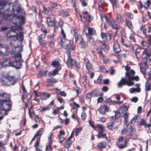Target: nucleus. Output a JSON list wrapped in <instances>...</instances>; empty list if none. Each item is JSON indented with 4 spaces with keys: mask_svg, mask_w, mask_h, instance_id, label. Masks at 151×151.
Segmentation results:
<instances>
[{
    "mask_svg": "<svg viewBox=\"0 0 151 151\" xmlns=\"http://www.w3.org/2000/svg\"><path fill=\"white\" fill-rule=\"evenodd\" d=\"M47 82L49 83H55L57 82L55 78L48 79L47 80Z\"/></svg>",
    "mask_w": 151,
    "mask_h": 151,
    "instance_id": "obj_57",
    "label": "nucleus"
},
{
    "mask_svg": "<svg viewBox=\"0 0 151 151\" xmlns=\"http://www.w3.org/2000/svg\"><path fill=\"white\" fill-rule=\"evenodd\" d=\"M110 111L109 107L106 105H104L100 106L99 109V113L103 115H104L105 113V111L109 112Z\"/></svg>",
    "mask_w": 151,
    "mask_h": 151,
    "instance_id": "obj_15",
    "label": "nucleus"
},
{
    "mask_svg": "<svg viewBox=\"0 0 151 151\" xmlns=\"http://www.w3.org/2000/svg\"><path fill=\"white\" fill-rule=\"evenodd\" d=\"M51 144L52 142H50L49 145L46 146L45 149L46 151H52V148L51 146Z\"/></svg>",
    "mask_w": 151,
    "mask_h": 151,
    "instance_id": "obj_43",
    "label": "nucleus"
},
{
    "mask_svg": "<svg viewBox=\"0 0 151 151\" xmlns=\"http://www.w3.org/2000/svg\"><path fill=\"white\" fill-rule=\"evenodd\" d=\"M147 57H149V59L151 60V52L148 49H145L143 52L142 57L143 58L146 59Z\"/></svg>",
    "mask_w": 151,
    "mask_h": 151,
    "instance_id": "obj_17",
    "label": "nucleus"
},
{
    "mask_svg": "<svg viewBox=\"0 0 151 151\" xmlns=\"http://www.w3.org/2000/svg\"><path fill=\"white\" fill-rule=\"evenodd\" d=\"M126 39L124 36H121V42L122 45L124 46L127 47V45L124 43V40Z\"/></svg>",
    "mask_w": 151,
    "mask_h": 151,
    "instance_id": "obj_45",
    "label": "nucleus"
},
{
    "mask_svg": "<svg viewBox=\"0 0 151 151\" xmlns=\"http://www.w3.org/2000/svg\"><path fill=\"white\" fill-rule=\"evenodd\" d=\"M135 73V72L133 70H132L131 72L127 73V74L128 76L127 78H128L129 80V81L127 83V86H130L134 85V83L133 82L134 80H135L136 81L139 80V78L138 76H136L134 77Z\"/></svg>",
    "mask_w": 151,
    "mask_h": 151,
    "instance_id": "obj_7",
    "label": "nucleus"
},
{
    "mask_svg": "<svg viewBox=\"0 0 151 151\" xmlns=\"http://www.w3.org/2000/svg\"><path fill=\"white\" fill-rule=\"evenodd\" d=\"M140 29L141 31H142L143 34L146 36V37H147V34L146 33L145 31L146 30V29L145 27L144 26H141Z\"/></svg>",
    "mask_w": 151,
    "mask_h": 151,
    "instance_id": "obj_47",
    "label": "nucleus"
},
{
    "mask_svg": "<svg viewBox=\"0 0 151 151\" xmlns=\"http://www.w3.org/2000/svg\"><path fill=\"white\" fill-rule=\"evenodd\" d=\"M60 16L63 17H66L69 15L68 12L66 11L62 10L60 12Z\"/></svg>",
    "mask_w": 151,
    "mask_h": 151,
    "instance_id": "obj_29",
    "label": "nucleus"
},
{
    "mask_svg": "<svg viewBox=\"0 0 151 151\" xmlns=\"http://www.w3.org/2000/svg\"><path fill=\"white\" fill-rule=\"evenodd\" d=\"M126 24L127 26L130 29H132L133 28L132 22L129 20L126 19Z\"/></svg>",
    "mask_w": 151,
    "mask_h": 151,
    "instance_id": "obj_32",
    "label": "nucleus"
},
{
    "mask_svg": "<svg viewBox=\"0 0 151 151\" xmlns=\"http://www.w3.org/2000/svg\"><path fill=\"white\" fill-rule=\"evenodd\" d=\"M129 81L128 79L126 77V78H122L120 81L118 82L117 83V86L119 88H121L122 86L124 85H127V83Z\"/></svg>",
    "mask_w": 151,
    "mask_h": 151,
    "instance_id": "obj_16",
    "label": "nucleus"
},
{
    "mask_svg": "<svg viewBox=\"0 0 151 151\" xmlns=\"http://www.w3.org/2000/svg\"><path fill=\"white\" fill-rule=\"evenodd\" d=\"M12 9L14 15L19 14L21 10L20 5L18 3H15Z\"/></svg>",
    "mask_w": 151,
    "mask_h": 151,
    "instance_id": "obj_12",
    "label": "nucleus"
},
{
    "mask_svg": "<svg viewBox=\"0 0 151 151\" xmlns=\"http://www.w3.org/2000/svg\"><path fill=\"white\" fill-rule=\"evenodd\" d=\"M104 17L106 20V22L108 23L109 25L114 29H119V27L116 24L115 21L114 19H111L108 20L107 17L106 16H105Z\"/></svg>",
    "mask_w": 151,
    "mask_h": 151,
    "instance_id": "obj_11",
    "label": "nucleus"
},
{
    "mask_svg": "<svg viewBox=\"0 0 151 151\" xmlns=\"http://www.w3.org/2000/svg\"><path fill=\"white\" fill-rule=\"evenodd\" d=\"M50 109V108L48 106L46 107H42L41 109L42 111H46L49 110Z\"/></svg>",
    "mask_w": 151,
    "mask_h": 151,
    "instance_id": "obj_63",
    "label": "nucleus"
},
{
    "mask_svg": "<svg viewBox=\"0 0 151 151\" xmlns=\"http://www.w3.org/2000/svg\"><path fill=\"white\" fill-rule=\"evenodd\" d=\"M75 36V40L77 43L83 39L81 35L77 34Z\"/></svg>",
    "mask_w": 151,
    "mask_h": 151,
    "instance_id": "obj_36",
    "label": "nucleus"
},
{
    "mask_svg": "<svg viewBox=\"0 0 151 151\" xmlns=\"http://www.w3.org/2000/svg\"><path fill=\"white\" fill-rule=\"evenodd\" d=\"M20 29L17 28L16 26H12L11 29L6 34V36L10 38H15V37L17 35V31H19Z\"/></svg>",
    "mask_w": 151,
    "mask_h": 151,
    "instance_id": "obj_8",
    "label": "nucleus"
},
{
    "mask_svg": "<svg viewBox=\"0 0 151 151\" xmlns=\"http://www.w3.org/2000/svg\"><path fill=\"white\" fill-rule=\"evenodd\" d=\"M87 40L88 41L90 42L91 44H94V41L93 39L91 36H88L87 37Z\"/></svg>",
    "mask_w": 151,
    "mask_h": 151,
    "instance_id": "obj_49",
    "label": "nucleus"
},
{
    "mask_svg": "<svg viewBox=\"0 0 151 151\" xmlns=\"http://www.w3.org/2000/svg\"><path fill=\"white\" fill-rule=\"evenodd\" d=\"M60 43L61 48L70 51L74 50L76 49V46L73 45L72 42L68 40L64 41L61 37L60 38Z\"/></svg>",
    "mask_w": 151,
    "mask_h": 151,
    "instance_id": "obj_4",
    "label": "nucleus"
},
{
    "mask_svg": "<svg viewBox=\"0 0 151 151\" xmlns=\"http://www.w3.org/2000/svg\"><path fill=\"white\" fill-rule=\"evenodd\" d=\"M116 19L117 22L119 23H122L124 21V20L120 15H117L116 17Z\"/></svg>",
    "mask_w": 151,
    "mask_h": 151,
    "instance_id": "obj_35",
    "label": "nucleus"
},
{
    "mask_svg": "<svg viewBox=\"0 0 151 151\" xmlns=\"http://www.w3.org/2000/svg\"><path fill=\"white\" fill-rule=\"evenodd\" d=\"M82 130V128H77V129L75 130V132L76 134V136L78 135L79 133Z\"/></svg>",
    "mask_w": 151,
    "mask_h": 151,
    "instance_id": "obj_52",
    "label": "nucleus"
},
{
    "mask_svg": "<svg viewBox=\"0 0 151 151\" xmlns=\"http://www.w3.org/2000/svg\"><path fill=\"white\" fill-rule=\"evenodd\" d=\"M150 0H148L146 1V2L145 3V5L144 6V7L147 9L150 6Z\"/></svg>",
    "mask_w": 151,
    "mask_h": 151,
    "instance_id": "obj_55",
    "label": "nucleus"
},
{
    "mask_svg": "<svg viewBox=\"0 0 151 151\" xmlns=\"http://www.w3.org/2000/svg\"><path fill=\"white\" fill-rule=\"evenodd\" d=\"M43 130L44 129L43 128H41L35 134V137L40 136V137L41 135L43 133Z\"/></svg>",
    "mask_w": 151,
    "mask_h": 151,
    "instance_id": "obj_28",
    "label": "nucleus"
},
{
    "mask_svg": "<svg viewBox=\"0 0 151 151\" xmlns=\"http://www.w3.org/2000/svg\"><path fill=\"white\" fill-rule=\"evenodd\" d=\"M23 34L21 32H20L19 34H18L17 33V35H16L15 38L16 40H20L22 42L23 40Z\"/></svg>",
    "mask_w": 151,
    "mask_h": 151,
    "instance_id": "obj_30",
    "label": "nucleus"
},
{
    "mask_svg": "<svg viewBox=\"0 0 151 151\" xmlns=\"http://www.w3.org/2000/svg\"><path fill=\"white\" fill-rule=\"evenodd\" d=\"M96 33V31L94 28L89 27L88 28V33H85V35L87 36H88V35L90 36L95 35Z\"/></svg>",
    "mask_w": 151,
    "mask_h": 151,
    "instance_id": "obj_23",
    "label": "nucleus"
},
{
    "mask_svg": "<svg viewBox=\"0 0 151 151\" xmlns=\"http://www.w3.org/2000/svg\"><path fill=\"white\" fill-rule=\"evenodd\" d=\"M7 95L6 93L0 94V103L2 104L3 106L4 109L9 108V111L12 106V104L8 102L9 99L7 98Z\"/></svg>",
    "mask_w": 151,
    "mask_h": 151,
    "instance_id": "obj_5",
    "label": "nucleus"
},
{
    "mask_svg": "<svg viewBox=\"0 0 151 151\" xmlns=\"http://www.w3.org/2000/svg\"><path fill=\"white\" fill-rule=\"evenodd\" d=\"M9 109V108L8 109H4L3 106L2 104L0 103V114L2 113L3 111L5 113H6V111H8Z\"/></svg>",
    "mask_w": 151,
    "mask_h": 151,
    "instance_id": "obj_40",
    "label": "nucleus"
},
{
    "mask_svg": "<svg viewBox=\"0 0 151 151\" xmlns=\"http://www.w3.org/2000/svg\"><path fill=\"white\" fill-rule=\"evenodd\" d=\"M101 36L102 40H106L107 39V36L106 34L104 33H101Z\"/></svg>",
    "mask_w": 151,
    "mask_h": 151,
    "instance_id": "obj_46",
    "label": "nucleus"
},
{
    "mask_svg": "<svg viewBox=\"0 0 151 151\" xmlns=\"http://www.w3.org/2000/svg\"><path fill=\"white\" fill-rule=\"evenodd\" d=\"M20 61H17L15 60V61L14 62L11 61L10 60H9L8 61V64H5L7 66H10L13 67H15L17 68H19L20 66H21V63L18 62Z\"/></svg>",
    "mask_w": 151,
    "mask_h": 151,
    "instance_id": "obj_13",
    "label": "nucleus"
},
{
    "mask_svg": "<svg viewBox=\"0 0 151 151\" xmlns=\"http://www.w3.org/2000/svg\"><path fill=\"white\" fill-rule=\"evenodd\" d=\"M106 145V143L105 142L102 141L100 142L97 145V147L100 149H102L104 148Z\"/></svg>",
    "mask_w": 151,
    "mask_h": 151,
    "instance_id": "obj_31",
    "label": "nucleus"
},
{
    "mask_svg": "<svg viewBox=\"0 0 151 151\" xmlns=\"http://www.w3.org/2000/svg\"><path fill=\"white\" fill-rule=\"evenodd\" d=\"M113 49L114 52L116 53H118L121 51L119 45L116 41L114 42L113 46Z\"/></svg>",
    "mask_w": 151,
    "mask_h": 151,
    "instance_id": "obj_18",
    "label": "nucleus"
},
{
    "mask_svg": "<svg viewBox=\"0 0 151 151\" xmlns=\"http://www.w3.org/2000/svg\"><path fill=\"white\" fill-rule=\"evenodd\" d=\"M95 128H98L100 131L99 132H104V126L100 124H97V126Z\"/></svg>",
    "mask_w": 151,
    "mask_h": 151,
    "instance_id": "obj_41",
    "label": "nucleus"
},
{
    "mask_svg": "<svg viewBox=\"0 0 151 151\" xmlns=\"http://www.w3.org/2000/svg\"><path fill=\"white\" fill-rule=\"evenodd\" d=\"M125 142V141L124 140L123 137H120L118 139V141L117 142V145H120V143L121 142Z\"/></svg>",
    "mask_w": 151,
    "mask_h": 151,
    "instance_id": "obj_50",
    "label": "nucleus"
},
{
    "mask_svg": "<svg viewBox=\"0 0 151 151\" xmlns=\"http://www.w3.org/2000/svg\"><path fill=\"white\" fill-rule=\"evenodd\" d=\"M8 4L7 0H0V5L3 7L5 6Z\"/></svg>",
    "mask_w": 151,
    "mask_h": 151,
    "instance_id": "obj_39",
    "label": "nucleus"
},
{
    "mask_svg": "<svg viewBox=\"0 0 151 151\" xmlns=\"http://www.w3.org/2000/svg\"><path fill=\"white\" fill-rule=\"evenodd\" d=\"M47 72L48 71L47 70L41 71L39 72L38 75L41 76H46Z\"/></svg>",
    "mask_w": 151,
    "mask_h": 151,
    "instance_id": "obj_44",
    "label": "nucleus"
},
{
    "mask_svg": "<svg viewBox=\"0 0 151 151\" xmlns=\"http://www.w3.org/2000/svg\"><path fill=\"white\" fill-rule=\"evenodd\" d=\"M22 47H13L11 51V54L12 56L14 58L15 60L17 61H20L22 62V55L21 53L22 51Z\"/></svg>",
    "mask_w": 151,
    "mask_h": 151,
    "instance_id": "obj_2",
    "label": "nucleus"
},
{
    "mask_svg": "<svg viewBox=\"0 0 151 151\" xmlns=\"http://www.w3.org/2000/svg\"><path fill=\"white\" fill-rule=\"evenodd\" d=\"M51 65L54 67H56V68H60L61 69V67L59 62L57 61H54L52 62Z\"/></svg>",
    "mask_w": 151,
    "mask_h": 151,
    "instance_id": "obj_25",
    "label": "nucleus"
},
{
    "mask_svg": "<svg viewBox=\"0 0 151 151\" xmlns=\"http://www.w3.org/2000/svg\"><path fill=\"white\" fill-rule=\"evenodd\" d=\"M120 113L119 112H116L115 113V116H112L111 118L113 119H116L120 116Z\"/></svg>",
    "mask_w": 151,
    "mask_h": 151,
    "instance_id": "obj_61",
    "label": "nucleus"
},
{
    "mask_svg": "<svg viewBox=\"0 0 151 151\" xmlns=\"http://www.w3.org/2000/svg\"><path fill=\"white\" fill-rule=\"evenodd\" d=\"M49 5L53 9H57V4L55 2L50 1L49 3Z\"/></svg>",
    "mask_w": 151,
    "mask_h": 151,
    "instance_id": "obj_33",
    "label": "nucleus"
},
{
    "mask_svg": "<svg viewBox=\"0 0 151 151\" xmlns=\"http://www.w3.org/2000/svg\"><path fill=\"white\" fill-rule=\"evenodd\" d=\"M116 99L118 100L117 101H115L114 102H116L117 104H120L122 103V101H121L119 100L120 99V97L118 96H116Z\"/></svg>",
    "mask_w": 151,
    "mask_h": 151,
    "instance_id": "obj_58",
    "label": "nucleus"
},
{
    "mask_svg": "<svg viewBox=\"0 0 151 151\" xmlns=\"http://www.w3.org/2000/svg\"><path fill=\"white\" fill-rule=\"evenodd\" d=\"M40 137H39L37 139V141L35 142L34 145V146L35 147L39 146L40 142Z\"/></svg>",
    "mask_w": 151,
    "mask_h": 151,
    "instance_id": "obj_60",
    "label": "nucleus"
},
{
    "mask_svg": "<svg viewBox=\"0 0 151 151\" xmlns=\"http://www.w3.org/2000/svg\"><path fill=\"white\" fill-rule=\"evenodd\" d=\"M123 117L124 118V128L121 131L122 134H124L126 133L127 134L126 136V139L127 140L132 138L134 139L137 138V137H133L132 133L134 131L131 125L127 124L128 122V115L127 113H125Z\"/></svg>",
    "mask_w": 151,
    "mask_h": 151,
    "instance_id": "obj_1",
    "label": "nucleus"
},
{
    "mask_svg": "<svg viewBox=\"0 0 151 151\" xmlns=\"http://www.w3.org/2000/svg\"><path fill=\"white\" fill-rule=\"evenodd\" d=\"M77 44H78L79 47L82 49L85 48L87 46V43L83 39L80 42H78Z\"/></svg>",
    "mask_w": 151,
    "mask_h": 151,
    "instance_id": "obj_21",
    "label": "nucleus"
},
{
    "mask_svg": "<svg viewBox=\"0 0 151 151\" xmlns=\"http://www.w3.org/2000/svg\"><path fill=\"white\" fill-rule=\"evenodd\" d=\"M8 60H7V59L6 58L4 59L1 62V64L2 65L6 66V65H5V64H8Z\"/></svg>",
    "mask_w": 151,
    "mask_h": 151,
    "instance_id": "obj_53",
    "label": "nucleus"
},
{
    "mask_svg": "<svg viewBox=\"0 0 151 151\" xmlns=\"http://www.w3.org/2000/svg\"><path fill=\"white\" fill-rule=\"evenodd\" d=\"M10 51L9 47L0 44V54L1 55H8Z\"/></svg>",
    "mask_w": 151,
    "mask_h": 151,
    "instance_id": "obj_10",
    "label": "nucleus"
},
{
    "mask_svg": "<svg viewBox=\"0 0 151 151\" xmlns=\"http://www.w3.org/2000/svg\"><path fill=\"white\" fill-rule=\"evenodd\" d=\"M151 89V85L149 82H147L145 84L146 91H149Z\"/></svg>",
    "mask_w": 151,
    "mask_h": 151,
    "instance_id": "obj_34",
    "label": "nucleus"
},
{
    "mask_svg": "<svg viewBox=\"0 0 151 151\" xmlns=\"http://www.w3.org/2000/svg\"><path fill=\"white\" fill-rule=\"evenodd\" d=\"M104 3V2L103 1H100L98 3V5L99 7L100 8H102L103 7V4Z\"/></svg>",
    "mask_w": 151,
    "mask_h": 151,
    "instance_id": "obj_64",
    "label": "nucleus"
},
{
    "mask_svg": "<svg viewBox=\"0 0 151 151\" xmlns=\"http://www.w3.org/2000/svg\"><path fill=\"white\" fill-rule=\"evenodd\" d=\"M114 122L111 121L106 124L107 127L109 129L113 130L114 128Z\"/></svg>",
    "mask_w": 151,
    "mask_h": 151,
    "instance_id": "obj_26",
    "label": "nucleus"
},
{
    "mask_svg": "<svg viewBox=\"0 0 151 151\" xmlns=\"http://www.w3.org/2000/svg\"><path fill=\"white\" fill-rule=\"evenodd\" d=\"M47 23L49 26L52 27L54 26L56 24L57 22L55 20H51V19L49 17H47L46 19Z\"/></svg>",
    "mask_w": 151,
    "mask_h": 151,
    "instance_id": "obj_22",
    "label": "nucleus"
},
{
    "mask_svg": "<svg viewBox=\"0 0 151 151\" xmlns=\"http://www.w3.org/2000/svg\"><path fill=\"white\" fill-rule=\"evenodd\" d=\"M102 45V49L105 52L108 51V50L109 49V47L108 45H107L105 42H102L101 41L100 42Z\"/></svg>",
    "mask_w": 151,
    "mask_h": 151,
    "instance_id": "obj_27",
    "label": "nucleus"
},
{
    "mask_svg": "<svg viewBox=\"0 0 151 151\" xmlns=\"http://www.w3.org/2000/svg\"><path fill=\"white\" fill-rule=\"evenodd\" d=\"M74 89L76 91L77 94L78 95L80 92L79 91L80 90V88L79 87H78L77 85H76V86L74 87Z\"/></svg>",
    "mask_w": 151,
    "mask_h": 151,
    "instance_id": "obj_59",
    "label": "nucleus"
},
{
    "mask_svg": "<svg viewBox=\"0 0 151 151\" xmlns=\"http://www.w3.org/2000/svg\"><path fill=\"white\" fill-rule=\"evenodd\" d=\"M15 78L12 76H9L5 79V83L8 86L13 85L15 83Z\"/></svg>",
    "mask_w": 151,
    "mask_h": 151,
    "instance_id": "obj_14",
    "label": "nucleus"
},
{
    "mask_svg": "<svg viewBox=\"0 0 151 151\" xmlns=\"http://www.w3.org/2000/svg\"><path fill=\"white\" fill-rule=\"evenodd\" d=\"M97 138H102L105 139V140L109 141V139H108L105 133H104V132H99L98 134L97 135Z\"/></svg>",
    "mask_w": 151,
    "mask_h": 151,
    "instance_id": "obj_20",
    "label": "nucleus"
},
{
    "mask_svg": "<svg viewBox=\"0 0 151 151\" xmlns=\"http://www.w3.org/2000/svg\"><path fill=\"white\" fill-rule=\"evenodd\" d=\"M125 69L126 70L127 72L126 73L125 76L127 78V73L131 72V71L132 70H130V68L129 66H127L125 67Z\"/></svg>",
    "mask_w": 151,
    "mask_h": 151,
    "instance_id": "obj_51",
    "label": "nucleus"
},
{
    "mask_svg": "<svg viewBox=\"0 0 151 151\" xmlns=\"http://www.w3.org/2000/svg\"><path fill=\"white\" fill-rule=\"evenodd\" d=\"M120 145H117L118 147L120 148H123L126 146V141L125 140V142L120 143Z\"/></svg>",
    "mask_w": 151,
    "mask_h": 151,
    "instance_id": "obj_38",
    "label": "nucleus"
},
{
    "mask_svg": "<svg viewBox=\"0 0 151 151\" xmlns=\"http://www.w3.org/2000/svg\"><path fill=\"white\" fill-rule=\"evenodd\" d=\"M71 34L73 35L74 36L76 35L77 34H76V32L75 31V28L74 27H73L71 30Z\"/></svg>",
    "mask_w": 151,
    "mask_h": 151,
    "instance_id": "obj_62",
    "label": "nucleus"
},
{
    "mask_svg": "<svg viewBox=\"0 0 151 151\" xmlns=\"http://www.w3.org/2000/svg\"><path fill=\"white\" fill-rule=\"evenodd\" d=\"M0 149L2 151H5V148L4 147V144L2 142H0Z\"/></svg>",
    "mask_w": 151,
    "mask_h": 151,
    "instance_id": "obj_54",
    "label": "nucleus"
},
{
    "mask_svg": "<svg viewBox=\"0 0 151 151\" xmlns=\"http://www.w3.org/2000/svg\"><path fill=\"white\" fill-rule=\"evenodd\" d=\"M142 121V119L138 116H135L131 120V122L132 123L135 122L137 124H140L141 122Z\"/></svg>",
    "mask_w": 151,
    "mask_h": 151,
    "instance_id": "obj_19",
    "label": "nucleus"
},
{
    "mask_svg": "<svg viewBox=\"0 0 151 151\" xmlns=\"http://www.w3.org/2000/svg\"><path fill=\"white\" fill-rule=\"evenodd\" d=\"M91 93L93 96L94 97H97L100 95L101 96H102L103 94L102 93H99L97 90L94 89L93 91Z\"/></svg>",
    "mask_w": 151,
    "mask_h": 151,
    "instance_id": "obj_24",
    "label": "nucleus"
},
{
    "mask_svg": "<svg viewBox=\"0 0 151 151\" xmlns=\"http://www.w3.org/2000/svg\"><path fill=\"white\" fill-rule=\"evenodd\" d=\"M32 97V95L30 94H27L26 93H24V95L22 97V100L23 101V99L25 98L27 99H29Z\"/></svg>",
    "mask_w": 151,
    "mask_h": 151,
    "instance_id": "obj_37",
    "label": "nucleus"
},
{
    "mask_svg": "<svg viewBox=\"0 0 151 151\" xmlns=\"http://www.w3.org/2000/svg\"><path fill=\"white\" fill-rule=\"evenodd\" d=\"M92 95V94L90 92L88 93L87 94L86 96V99L88 101L89 100L90 101Z\"/></svg>",
    "mask_w": 151,
    "mask_h": 151,
    "instance_id": "obj_48",
    "label": "nucleus"
},
{
    "mask_svg": "<svg viewBox=\"0 0 151 151\" xmlns=\"http://www.w3.org/2000/svg\"><path fill=\"white\" fill-rule=\"evenodd\" d=\"M71 143L70 141V140H69V139H68L67 141L64 144V146L66 148H69L70 146V145Z\"/></svg>",
    "mask_w": 151,
    "mask_h": 151,
    "instance_id": "obj_42",
    "label": "nucleus"
},
{
    "mask_svg": "<svg viewBox=\"0 0 151 151\" xmlns=\"http://www.w3.org/2000/svg\"><path fill=\"white\" fill-rule=\"evenodd\" d=\"M59 108L58 107L55 109H53L52 114L54 116L56 114H58L59 112Z\"/></svg>",
    "mask_w": 151,
    "mask_h": 151,
    "instance_id": "obj_56",
    "label": "nucleus"
},
{
    "mask_svg": "<svg viewBox=\"0 0 151 151\" xmlns=\"http://www.w3.org/2000/svg\"><path fill=\"white\" fill-rule=\"evenodd\" d=\"M12 19V22L16 26L17 28L22 30V25L24 23V18L21 16H19V14L14 15Z\"/></svg>",
    "mask_w": 151,
    "mask_h": 151,
    "instance_id": "obj_3",
    "label": "nucleus"
},
{
    "mask_svg": "<svg viewBox=\"0 0 151 151\" xmlns=\"http://www.w3.org/2000/svg\"><path fill=\"white\" fill-rule=\"evenodd\" d=\"M68 58L66 63L68 66L70 68L74 66L76 68L78 69L80 67V65L79 63H77L76 61L74 60L71 57L69 52H67Z\"/></svg>",
    "mask_w": 151,
    "mask_h": 151,
    "instance_id": "obj_6",
    "label": "nucleus"
},
{
    "mask_svg": "<svg viewBox=\"0 0 151 151\" xmlns=\"http://www.w3.org/2000/svg\"><path fill=\"white\" fill-rule=\"evenodd\" d=\"M84 62L86 68V72L87 73H90L93 70L92 64L89 60L86 58H84Z\"/></svg>",
    "mask_w": 151,
    "mask_h": 151,
    "instance_id": "obj_9",
    "label": "nucleus"
}]
</instances>
